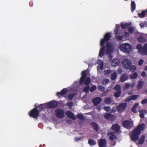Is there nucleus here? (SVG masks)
Returning <instances> with one entry per match:
<instances>
[{"label": "nucleus", "instance_id": "f257e3e1", "mask_svg": "<svg viewBox=\"0 0 147 147\" xmlns=\"http://www.w3.org/2000/svg\"><path fill=\"white\" fill-rule=\"evenodd\" d=\"M145 124L142 123L139 125L137 128L134 129L131 133V137L132 140L135 141L139 139V135L140 134L141 131L145 129Z\"/></svg>", "mask_w": 147, "mask_h": 147}, {"label": "nucleus", "instance_id": "f03ea898", "mask_svg": "<svg viewBox=\"0 0 147 147\" xmlns=\"http://www.w3.org/2000/svg\"><path fill=\"white\" fill-rule=\"evenodd\" d=\"M86 76V71H83L82 73V76L80 81V84H82L84 83H84L86 85H88L90 84V77L87 78L85 80Z\"/></svg>", "mask_w": 147, "mask_h": 147}, {"label": "nucleus", "instance_id": "7ed1b4c3", "mask_svg": "<svg viewBox=\"0 0 147 147\" xmlns=\"http://www.w3.org/2000/svg\"><path fill=\"white\" fill-rule=\"evenodd\" d=\"M121 50L124 52L129 53L132 49V46L128 43L122 44L120 45Z\"/></svg>", "mask_w": 147, "mask_h": 147}, {"label": "nucleus", "instance_id": "20e7f679", "mask_svg": "<svg viewBox=\"0 0 147 147\" xmlns=\"http://www.w3.org/2000/svg\"><path fill=\"white\" fill-rule=\"evenodd\" d=\"M54 113L55 116L58 118L62 119L65 116V111L61 108L56 109Z\"/></svg>", "mask_w": 147, "mask_h": 147}, {"label": "nucleus", "instance_id": "39448f33", "mask_svg": "<svg viewBox=\"0 0 147 147\" xmlns=\"http://www.w3.org/2000/svg\"><path fill=\"white\" fill-rule=\"evenodd\" d=\"M122 125L123 127L129 129L134 127L133 122L132 121L125 120L123 122Z\"/></svg>", "mask_w": 147, "mask_h": 147}, {"label": "nucleus", "instance_id": "423d86ee", "mask_svg": "<svg viewBox=\"0 0 147 147\" xmlns=\"http://www.w3.org/2000/svg\"><path fill=\"white\" fill-rule=\"evenodd\" d=\"M39 111L36 108H34L32 109L28 113L30 117L37 119V117L39 116Z\"/></svg>", "mask_w": 147, "mask_h": 147}, {"label": "nucleus", "instance_id": "0eeeda50", "mask_svg": "<svg viewBox=\"0 0 147 147\" xmlns=\"http://www.w3.org/2000/svg\"><path fill=\"white\" fill-rule=\"evenodd\" d=\"M111 35L110 33H107L104 35V38L101 39L100 42V46L104 45L105 42L108 41L110 39Z\"/></svg>", "mask_w": 147, "mask_h": 147}, {"label": "nucleus", "instance_id": "6e6552de", "mask_svg": "<svg viewBox=\"0 0 147 147\" xmlns=\"http://www.w3.org/2000/svg\"><path fill=\"white\" fill-rule=\"evenodd\" d=\"M137 48L140 51H141L143 53H145L147 54V43L144 44L143 47L141 44H138L137 46Z\"/></svg>", "mask_w": 147, "mask_h": 147}, {"label": "nucleus", "instance_id": "1a4fd4ad", "mask_svg": "<svg viewBox=\"0 0 147 147\" xmlns=\"http://www.w3.org/2000/svg\"><path fill=\"white\" fill-rule=\"evenodd\" d=\"M127 107V103H122L117 106V111L119 112H121L125 111Z\"/></svg>", "mask_w": 147, "mask_h": 147}, {"label": "nucleus", "instance_id": "9d476101", "mask_svg": "<svg viewBox=\"0 0 147 147\" xmlns=\"http://www.w3.org/2000/svg\"><path fill=\"white\" fill-rule=\"evenodd\" d=\"M106 46L107 48V49L105 50L106 53L107 54L111 53L113 50L112 44L109 42H108L106 45Z\"/></svg>", "mask_w": 147, "mask_h": 147}, {"label": "nucleus", "instance_id": "9b49d317", "mask_svg": "<svg viewBox=\"0 0 147 147\" xmlns=\"http://www.w3.org/2000/svg\"><path fill=\"white\" fill-rule=\"evenodd\" d=\"M123 66L125 68L128 69L131 64V61L128 59H125L123 62Z\"/></svg>", "mask_w": 147, "mask_h": 147}, {"label": "nucleus", "instance_id": "f8f14e48", "mask_svg": "<svg viewBox=\"0 0 147 147\" xmlns=\"http://www.w3.org/2000/svg\"><path fill=\"white\" fill-rule=\"evenodd\" d=\"M101 98L99 97H96L92 99V102L94 106L98 105L101 102Z\"/></svg>", "mask_w": 147, "mask_h": 147}, {"label": "nucleus", "instance_id": "ddd939ff", "mask_svg": "<svg viewBox=\"0 0 147 147\" xmlns=\"http://www.w3.org/2000/svg\"><path fill=\"white\" fill-rule=\"evenodd\" d=\"M47 107L49 108H53L57 107L58 105V103L55 101H51L47 103Z\"/></svg>", "mask_w": 147, "mask_h": 147}, {"label": "nucleus", "instance_id": "4468645a", "mask_svg": "<svg viewBox=\"0 0 147 147\" xmlns=\"http://www.w3.org/2000/svg\"><path fill=\"white\" fill-rule=\"evenodd\" d=\"M138 95H131L125 98L124 101L126 102H129L132 100H136L138 98Z\"/></svg>", "mask_w": 147, "mask_h": 147}, {"label": "nucleus", "instance_id": "2eb2a0df", "mask_svg": "<svg viewBox=\"0 0 147 147\" xmlns=\"http://www.w3.org/2000/svg\"><path fill=\"white\" fill-rule=\"evenodd\" d=\"M107 142L105 139H101L99 142V147H107Z\"/></svg>", "mask_w": 147, "mask_h": 147}, {"label": "nucleus", "instance_id": "dca6fc26", "mask_svg": "<svg viewBox=\"0 0 147 147\" xmlns=\"http://www.w3.org/2000/svg\"><path fill=\"white\" fill-rule=\"evenodd\" d=\"M111 129L115 132L117 133L119 131L120 127L118 124H116L112 125Z\"/></svg>", "mask_w": 147, "mask_h": 147}, {"label": "nucleus", "instance_id": "f3484780", "mask_svg": "<svg viewBox=\"0 0 147 147\" xmlns=\"http://www.w3.org/2000/svg\"><path fill=\"white\" fill-rule=\"evenodd\" d=\"M67 89L64 88L60 92H58L56 93V95L59 98H60L61 96H63L64 95H65L67 93Z\"/></svg>", "mask_w": 147, "mask_h": 147}, {"label": "nucleus", "instance_id": "a211bd4d", "mask_svg": "<svg viewBox=\"0 0 147 147\" xmlns=\"http://www.w3.org/2000/svg\"><path fill=\"white\" fill-rule=\"evenodd\" d=\"M65 114L69 118L74 120H76V118L74 116L73 113L71 112L70 111H67L66 112Z\"/></svg>", "mask_w": 147, "mask_h": 147}, {"label": "nucleus", "instance_id": "6ab92c4d", "mask_svg": "<svg viewBox=\"0 0 147 147\" xmlns=\"http://www.w3.org/2000/svg\"><path fill=\"white\" fill-rule=\"evenodd\" d=\"M101 46L102 47L100 49V50L99 54V56L100 57H103L105 55V46L104 45Z\"/></svg>", "mask_w": 147, "mask_h": 147}, {"label": "nucleus", "instance_id": "aec40b11", "mask_svg": "<svg viewBox=\"0 0 147 147\" xmlns=\"http://www.w3.org/2000/svg\"><path fill=\"white\" fill-rule=\"evenodd\" d=\"M120 61L118 59H113L111 62V65L112 66H117L119 65Z\"/></svg>", "mask_w": 147, "mask_h": 147}, {"label": "nucleus", "instance_id": "412c9836", "mask_svg": "<svg viewBox=\"0 0 147 147\" xmlns=\"http://www.w3.org/2000/svg\"><path fill=\"white\" fill-rule=\"evenodd\" d=\"M38 107L39 108V111H44L45 109L47 108V103L41 104L38 106Z\"/></svg>", "mask_w": 147, "mask_h": 147}, {"label": "nucleus", "instance_id": "4be33fe9", "mask_svg": "<svg viewBox=\"0 0 147 147\" xmlns=\"http://www.w3.org/2000/svg\"><path fill=\"white\" fill-rule=\"evenodd\" d=\"M90 125L93 127V129L96 132L98 131L99 129L98 126L96 122H92L90 123Z\"/></svg>", "mask_w": 147, "mask_h": 147}, {"label": "nucleus", "instance_id": "5701e85b", "mask_svg": "<svg viewBox=\"0 0 147 147\" xmlns=\"http://www.w3.org/2000/svg\"><path fill=\"white\" fill-rule=\"evenodd\" d=\"M144 83L142 81H139L136 88L137 90L141 89L144 85Z\"/></svg>", "mask_w": 147, "mask_h": 147}, {"label": "nucleus", "instance_id": "b1692460", "mask_svg": "<svg viewBox=\"0 0 147 147\" xmlns=\"http://www.w3.org/2000/svg\"><path fill=\"white\" fill-rule=\"evenodd\" d=\"M105 118L108 120H111L114 117V115H113L109 113H107L104 115Z\"/></svg>", "mask_w": 147, "mask_h": 147}, {"label": "nucleus", "instance_id": "393cba45", "mask_svg": "<svg viewBox=\"0 0 147 147\" xmlns=\"http://www.w3.org/2000/svg\"><path fill=\"white\" fill-rule=\"evenodd\" d=\"M128 79V77L126 74H123L120 78V81L121 82H124Z\"/></svg>", "mask_w": 147, "mask_h": 147}, {"label": "nucleus", "instance_id": "a878e982", "mask_svg": "<svg viewBox=\"0 0 147 147\" xmlns=\"http://www.w3.org/2000/svg\"><path fill=\"white\" fill-rule=\"evenodd\" d=\"M88 144L90 146H93L96 145V143L94 140L90 138L88 140Z\"/></svg>", "mask_w": 147, "mask_h": 147}, {"label": "nucleus", "instance_id": "bb28decb", "mask_svg": "<svg viewBox=\"0 0 147 147\" xmlns=\"http://www.w3.org/2000/svg\"><path fill=\"white\" fill-rule=\"evenodd\" d=\"M136 5L134 1H131V10L132 12L134 11L135 9Z\"/></svg>", "mask_w": 147, "mask_h": 147}, {"label": "nucleus", "instance_id": "cd10ccee", "mask_svg": "<svg viewBox=\"0 0 147 147\" xmlns=\"http://www.w3.org/2000/svg\"><path fill=\"white\" fill-rule=\"evenodd\" d=\"M138 40L140 42H144L146 41V39L144 37L140 36L138 38Z\"/></svg>", "mask_w": 147, "mask_h": 147}, {"label": "nucleus", "instance_id": "c85d7f7f", "mask_svg": "<svg viewBox=\"0 0 147 147\" xmlns=\"http://www.w3.org/2000/svg\"><path fill=\"white\" fill-rule=\"evenodd\" d=\"M145 136L144 135H142L140 138L139 141L138 143L140 144H142L144 142L145 140Z\"/></svg>", "mask_w": 147, "mask_h": 147}, {"label": "nucleus", "instance_id": "c756f323", "mask_svg": "<svg viewBox=\"0 0 147 147\" xmlns=\"http://www.w3.org/2000/svg\"><path fill=\"white\" fill-rule=\"evenodd\" d=\"M130 25L127 23L121 24V27L122 29H125L128 27Z\"/></svg>", "mask_w": 147, "mask_h": 147}, {"label": "nucleus", "instance_id": "7c9ffc66", "mask_svg": "<svg viewBox=\"0 0 147 147\" xmlns=\"http://www.w3.org/2000/svg\"><path fill=\"white\" fill-rule=\"evenodd\" d=\"M76 117L78 119L81 120H84V117L82 114H78L76 115Z\"/></svg>", "mask_w": 147, "mask_h": 147}, {"label": "nucleus", "instance_id": "2f4dec72", "mask_svg": "<svg viewBox=\"0 0 147 147\" xmlns=\"http://www.w3.org/2000/svg\"><path fill=\"white\" fill-rule=\"evenodd\" d=\"M146 112V111L143 110V111H140L139 113H140V116L141 118L142 119H143L144 117V113H145Z\"/></svg>", "mask_w": 147, "mask_h": 147}, {"label": "nucleus", "instance_id": "473e14b6", "mask_svg": "<svg viewBox=\"0 0 147 147\" xmlns=\"http://www.w3.org/2000/svg\"><path fill=\"white\" fill-rule=\"evenodd\" d=\"M145 11H142L141 13H138V16L141 18H144L145 16Z\"/></svg>", "mask_w": 147, "mask_h": 147}, {"label": "nucleus", "instance_id": "72a5a7b5", "mask_svg": "<svg viewBox=\"0 0 147 147\" xmlns=\"http://www.w3.org/2000/svg\"><path fill=\"white\" fill-rule=\"evenodd\" d=\"M111 102V99L110 97L106 98L104 100V102L106 104H110Z\"/></svg>", "mask_w": 147, "mask_h": 147}, {"label": "nucleus", "instance_id": "f704fd0d", "mask_svg": "<svg viewBox=\"0 0 147 147\" xmlns=\"http://www.w3.org/2000/svg\"><path fill=\"white\" fill-rule=\"evenodd\" d=\"M117 74L116 72H115L113 73L111 76V79L112 80H115L117 78Z\"/></svg>", "mask_w": 147, "mask_h": 147}, {"label": "nucleus", "instance_id": "c9c22d12", "mask_svg": "<svg viewBox=\"0 0 147 147\" xmlns=\"http://www.w3.org/2000/svg\"><path fill=\"white\" fill-rule=\"evenodd\" d=\"M121 93V91L116 92L114 93V96L116 98H118L120 96Z\"/></svg>", "mask_w": 147, "mask_h": 147}, {"label": "nucleus", "instance_id": "e433bc0d", "mask_svg": "<svg viewBox=\"0 0 147 147\" xmlns=\"http://www.w3.org/2000/svg\"><path fill=\"white\" fill-rule=\"evenodd\" d=\"M115 90L117 91H121V87L119 84L116 85L115 87Z\"/></svg>", "mask_w": 147, "mask_h": 147}, {"label": "nucleus", "instance_id": "4c0bfd02", "mask_svg": "<svg viewBox=\"0 0 147 147\" xmlns=\"http://www.w3.org/2000/svg\"><path fill=\"white\" fill-rule=\"evenodd\" d=\"M120 28V26L119 25H116V26L115 30V32L116 34H119V31Z\"/></svg>", "mask_w": 147, "mask_h": 147}, {"label": "nucleus", "instance_id": "58836bf2", "mask_svg": "<svg viewBox=\"0 0 147 147\" xmlns=\"http://www.w3.org/2000/svg\"><path fill=\"white\" fill-rule=\"evenodd\" d=\"M129 68L131 72H134L135 71L136 69V66L135 65H131Z\"/></svg>", "mask_w": 147, "mask_h": 147}, {"label": "nucleus", "instance_id": "ea45409f", "mask_svg": "<svg viewBox=\"0 0 147 147\" xmlns=\"http://www.w3.org/2000/svg\"><path fill=\"white\" fill-rule=\"evenodd\" d=\"M97 88L101 92L104 91L105 90L104 87L101 85L98 86Z\"/></svg>", "mask_w": 147, "mask_h": 147}, {"label": "nucleus", "instance_id": "a19ab883", "mask_svg": "<svg viewBox=\"0 0 147 147\" xmlns=\"http://www.w3.org/2000/svg\"><path fill=\"white\" fill-rule=\"evenodd\" d=\"M90 87L88 86L85 87L84 88L83 91L86 93H88Z\"/></svg>", "mask_w": 147, "mask_h": 147}, {"label": "nucleus", "instance_id": "79ce46f5", "mask_svg": "<svg viewBox=\"0 0 147 147\" xmlns=\"http://www.w3.org/2000/svg\"><path fill=\"white\" fill-rule=\"evenodd\" d=\"M75 93H72L71 94H69L68 95V99L69 100H72V99L74 97L75 95Z\"/></svg>", "mask_w": 147, "mask_h": 147}, {"label": "nucleus", "instance_id": "37998d69", "mask_svg": "<svg viewBox=\"0 0 147 147\" xmlns=\"http://www.w3.org/2000/svg\"><path fill=\"white\" fill-rule=\"evenodd\" d=\"M123 37L122 35H119L117 36L116 38L117 40L118 41H120L123 39Z\"/></svg>", "mask_w": 147, "mask_h": 147}, {"label": "nucleus", "instance_id": "c03bdc74", "mask_svg": "<svg viewBox=\"0 0 147 147\" xmlns=\"http://www.w3.org/2000/svg\"><path fill=\"white\" fill-rule=\"evenodd\" d=\"M96 88V86L95 85L93 86L90 89V92H92L94 91Z\"/></svg>", "mask_w": 147, "mask_h": 147}, {"label": "nucleus", "instance_id": "a18cd8bd", "mask_svg": "<svg viewBox=\"0 0 147 147\" xmlns=\"http://www.w3.org/2000/svg\"><path fill=\"white\" fill-rule=\"evenodd\" d=\"M100 62L101 63H102V65H101L100 66V70H102L103 69V62L101 60H100L98 62V63H99V62Z\"/></svg>", "mask_w": 147, "mask_h": 147}, {"label": "nucleus", "instance_id": "49530a36", "mask_svg": "<svg viewBox=\"0 0 147 147\" xmlns=\"http://www.w3.org/2000/svg\"><path fill=\"white\" fill-rule=\"evenodd\" d=\"M104 109L105 111L108 112L111 110V108L110 107L105 106Z\"/></svg>", "mask_w": 147, "mask_h": 147}, {"label": "nucleus", "instance_id": "de8ad7c7", "mask_svg": "<svg viewBox=\"0 0 147 147\" xmlns=\"http://www.w3.org/2000/svg\"><path fill=\"white\" fill-rule=\"evenodd\" d=\"M138 75L137 72H134L132 76V79H135L137 77Z\"/></svg>", "mask_w": 147, "mask_h": 147}, {"label": "nucleus", "instance_id": "09e8293b", "mask_svg": "<svg viewBox=\"0 0 147 147\" xmlns=\"http://www.w3.org/2000/svg\"><path fill=\"white\" fill-rule=\"evenodd\" d=\"M141 103L142 104L147 103V98L143 99L141 102Z\"/></svg>", "mask_w": 147, "mask_h": 147}, {"label": "nucleus", "instance_id": "8fccbe9b", "mask_svg": "<svg viewBox=\"0 0 147 147\" xmlns=\"http://www.w3.org/2000/svg\"><path fill=\"white\" fill-rule=\"evenodd\" d=\"M130 85L128 83H126L124 86V88L126 89L130 87Z\"/></svg>", "mask_w": 147, "mask_h": 147}, {"label": "nucleus", "instance_id": "3c124183", "mask_svg": "<svg viewBox=\"0 0 147 147\" xmlns=\"http://www.w3.org/2000/svg\"><path fill=\"white\" fill-rule=\"evenodd\" d=\"M128 31L130 33L132 34L134 31V29L132 28L129 27L128 28Z\"/></svg>", "mask_w": 147, "mask_h": 147}, {"label": "nucleus", "instance_id": "603ef678", "mask_svg": "<svg viewBox=\"0 0 147 147\" xmlns=\"http://www.w3.org/2000/svg\"><path fill=\"white\" fill-rule=\"evenodd\" d=\"M131 111H132L134 113H137V111L136 110V108L135 107H133L131 108Z\"/></svg>", "mask_w": 147, "mask_h": 147}, {"label": "nucleus", "instance_id": "864d4df0", "mask_svg": "<svg viewBox=\"0 0 147 147\" xmlns=\"http://www.w3.org/2000/svg\"><path fill=\"white\" fill-rule=\"evenodd\" d=\"M143 62H144V60L142 59H140V60L138 62V64L140 65H141L142 64Z\"/></svg>", "mask_w": 147, "mask_h": 147}, {"label": "nucleus", "instance_id": "5fc2aeb1", "mask_svg": "<svg viewBox=\"0 0 147 147\" xmlns=\"http://www.w3.org/2000/svg\"><path fill=\"white\" fill-rule=\"evenodd\" d=\"M96 109L98 110V111H100L101 109V105L97 106L96 107Z\"/></svg>", "mask_w": 147, "mask_h": 147}, {"label": "nucleus", "instance_id": "6e6d98bb", "mask_svg": "<svg viewBox=\"0 0 147 147\" xmlns=\"http://www.w3.org/2000/svg\"><path fill=\"white\" fill-rule=\"evenodd\" d=\"M111 72V71L109 70H105L104 71V73L105 74H109Z\"/></svg>", "mask_w": 147, "mask_h": 147}, {"label": "nucleus", "instance_id": "4d7b16f0", "mask_svg": "<svg viewBox=\"0 0 147 147\" xmlns=\"http://www.w3.org/2000/svg\"><path fill=\"white\" fill-rule=\"evenodd\" d=\"M67 105L69 107H71L73 106V103L72 102H68L67 104Z\"/></svg>", "mask_w": 147, "mask_h": 147}, {"label": "nucleus", "instance_id": "13d9d810", "mask_svg": "<svg viewBox=\"0 0 147 147\" xmlns=\"http://www.w3.org/2000/svg\"><path fill=\"white\" fill-rule=\"evenodd\" d=\"M116 138L115 136H110L109 137V139L111 140H114L115 138Z\"/></svg>", "mask_w": 147, "mask_h": 147}, {"label": "nucleus", "instance_id": "bf43d9fd", "mask_svg": "<svg viewBox=\"0 0 147 147\" xmlns=\"http://www.w3.org/2000/svg\"><path fill=\"white\" fill-rule=\"evenodd\" d=\"M141 76L143 77H145L146 76V74L144 71H142L141 73Z\"/></svg>", "mask_w": 147, "mask_h": 147}, {"label": "nucleus", "instance_id": "052dcab7", "mask_svg": "<svg viewBox=\"0 0 147 147\" xmlns=\"http://www.w3.org/2000/svg\"><path fill=\"white\" fill-rule=\"evenodd\" d=\"M122 72V70L121 68H118L117 69V73L118 74H121Z\"/></svg>", "mask_w": 147, "mask_h": 147}, {"label": "nucleus", "instance_id": "680f3d73", "mask_svg": "<svg viewBox=\"0 0 147 147\" xmlns=\"http://www.w3.org/2000/svg\"><path fill=\"white\" fill-rule=\"evenodd\" d=\"M125 36L126 37H129V33L127 32H125Z\"/></svg>", "mask_w": 147, "mask_h": 147}, {"label": "nucleus", "instance_id": "e2e57ef3", "mask_svg": "<svg viewBox=\"0 0 147 147\" xmlns=\"http://www.w3.org/2000/svg\"><path fill=\"white\" fill-rule=\"evenodd\" d=\"M75 139L76 141L78 142L79 140H81V138L79 137H77L75 138Z\"/></svg>", "mask_w": 147, "mask_h": 147}, {"label": "nucleus", "instance_id": "0e129e2a", "mask_svg": "<svg viewBox=\"0 0 147 147\" xmlns=\"http://www.w3.org/2000/svg\"><path fill=\"white\" fill-rule=\"evenodd\" d=\"M30 6L32 7L33 5V1H30L29 3Z\"/></svg>", "mask_w": 147, "mask_h": 147}, {"label": "nucleus", "instance_id": "69168bd1", "mask_svg": "<svg viewBox=\"0 0 147 147\" xmlns=\"http://www.w3.org/2000/svg\"><path fill=\"white\" fill-rule=\"evenodd\" d=\"M67 122L69 124H71L72 123V121L69 120H67Z\"/></svg>", "mask_w": 147, "mask_h": 147}, {"label": "nucleus", "instance_id": "338daca9", "mask_svg": "<svg viewBox=\"0 0 147 147\" xmlns=\"http://www.w3.org/2000/svg\"><path fill=\"white\" fill-rule=\"evenodd\" d=\"M140 26L141 28H144V25L141 24H140Z\"/></svg>", "mask_w": 147, "mask_h": 147}, {"label": "nucleus", "instance_id": "774afa93", "mask_svg": "<svg viewBox=\"0 0 147 147\" xmlns=\"http://www.w3.org/2000/svg\"><path fill=\"white\" fill-rule=\"evenodd\" d=\"M139 105V103H136L135 105L134 106V107H135L136 108Z\"/></svg>", "mask_w": 147, "mask_h": 147}]
</instances>
